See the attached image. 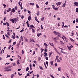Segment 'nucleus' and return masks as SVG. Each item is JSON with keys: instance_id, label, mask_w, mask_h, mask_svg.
Masks as SVG:
<instances>
[{"instance_id": "1", "label": "nucleus", "mask_w": 78, "mask_h": 78, "mask_svg": "<svg viewBox=\"0 0 78 78\" xmlns=\"http://www.w3.org/2000/svg\"><path fill=\"white\" fill-rule=\"evenodd\" d=\"M53 33L54 34H55V35H57L59 37H61V34L59 32H57L55 31H54Z\"/></svg>"}, {"instance_id": "2", "label": "nucleus", "mask_w": 78, "mask_h": 78, "mask_svg": "<svg viewBox=\"0 0 78 78\" xmlns=\"http://www.w3.org/2000/svg\"><path fill=\"white\" fill-rule=\"evenodd\" d=\"M61 2H58V3H56V5H57V6H59V5H61Z\"/></svg>"}, {"instance_id": "3", "label": "nucleus", "mask_w": 78, "mask_h": 78, "mask_svg": "<svg viewBox=\"0 0 78 78\" xmlns=\"http://www.w3.org/2000/svg\"><path fill=\"white\" fill-rule=\"evenodd\" d=\"M74 3L75 5H74V6H78V2H75Z\"/></svg>"}, {"instance_id": "4", "label": "nucleus", "mask_w": 78, "mask_h": 78, "mask_svg": "<svg viewBox=\"0 0 78 78\" xmlns=\"http://www.w3.org/2000/svg\"><path fill=\"white\" fill-rule=\"evenodd\" d=\"M11 66L6 67L4 69L5 70H8V69L9 68H11Z\"/></svg>"}, {"instance_id": "5", "label": "nucleus", "mask_w": 78, "mask_h": 78, "mask_svg": "<svg viewBox=\"0 0 78 78\" xmlns=\"http://www.w3.org/2000/svg\"><path fill=\"white\" fill-rule=\"evenodd\" d=\"M49 44L51 45V46H52V47H55V46L54 45V44H53V43H49Z\"/></svg>"}, {"instance_id": "6", "label": "nucleus", "mask_w": 78, "mask_h": 78, "mask_svg": "<svg viewBox=\"0 0 78 78\" xmlns=\"http://www.w3.org/2000/svg\"><path fill=\"white\" fill-rule=\"evenodd\" d=\"M11 11L12 12H13V13H14V12H15L16 11V10H15L13 8L12 9V11Z\"/></svg>"}, {"instance_id": "7", "label": "nucleus", "mask_w": 78, "mask_h": 78, "mask_svg": "<svg viewBox=\"0 0 78 78\" xmlns=\"http://www.w3.org/2000/svg\"><path fill=\"white\" fill-rule=\"evenodd\" d=\"M5 71H7V72H10V71H11V69H7L5 70Z\"/></svg>"}, {"instance_id": "8", "label": "nucleus", "mask_w": 78, "mask_h": 78, "mask_svg": "<svg viewBox=\"0 0 78 78\" xmlns=\"http://www.w3.org/2000/svg\"><path fill=\"white\" fill-rule=\"evenodd\" d=\"M14 20L15 22V23H16V22L18 21V19L17 18H15L14 19Z\"/></svg>"}, {"instance_id": "9", "label": "nucleus", "mask_w": 78, "mask_h": 78, "mask_svg": "<svg viewBox=\"0 0 78 78\" xmlns=\"http://www.w3.org/2000/svg\"><path fill=\"white\" fill-rule=\"evenodd\" d=\"M28 19L29 21H30L31 20V17L30 16H29L28 18Z\"/></svg>"}, {"instance_id": "10", "label": "nucleus", "mask_w": 78, "mask_h": 78, "mask_svg": "<svg viewBox=\"0 0 78 78\" xmlns=\"http://www.w3.org/2000/svg\"><path fill=\"white\" fill-rule=\"evenodd\" d=\"M44 45L45 46V47L46 48H47V47H48V45H47V44H46V43H44Z\"/></svg>"}, {"instance_id": "11", "label": "nucleus", "mask_w": 78, "mask_h": 78, "mask_svg": "<svg viewBox=\"0 0 78 78\" xmlns=\"http://www.w3.org/2000/svg\"><path fill=\"white\" fill-rule=\"evenodd\" d=\"M10 21H11L12 23H14V20H13V19H10Z\"/></svg>"}, {"instance_id": "12", "label": "nucleus", "mask_w": 78, "mask_h": 78, "mask_svg": "<svg viewBox=\"0 0 78 78\" xmlns=\"http://www.w3.org/2000/svg\"><path fill=\"white\" fill-rule=\"evenodd\" d=\"M44 56H45V57H46V56H47V52H44Z\"/></svg>"}, {"instance_id": "13", "label": "nucleus", "mask_w": 78, "mask_h": 78, "mask_svg": "<svg viewBox=\"0 0 78 78\" xmlns=\"http://www.w3.org/2000/svg\"><path fill=\"white\" fill-rule=\"evenodd\" d=\"M58 71L61 72V67H58Z\"/></svg>"}, {"instance_id": "14", "label": "nucleus", "mask_w": 78, "mask_h": 78, "mask_svg": "<svg viewBox=\"0 0 78 78\" xmlns=\"http://www.w3.org/2000/svg\"><path fill=\"white\" fill-rule=\"evenodd\" d=\"M31 41H32L33 42H35V41H34V40L33 39H30V42H31Z\"/></svg>"}, {"instance_id": "15", "label": "nucleus", "mask_w": 78, "mask_h": 78, "mask_svg": "<svg viewBox=\"0 0 78 78\" xmlns=\"http://www.w3.org/2000/svg\"><path fill=\"white\" fill-rule=\"evenodd\" d=\"M60 42L62 45H64V42L63 41H60Z\"/></svg>"}, {"instance_id": "16", "label": "nucleus", "mask_w": 78, "mask_h": 78, "mask_svg": "<svg viewBox=\"0 0 78 78\" xmlns=\"http://www.w3.org/2000/svg\"><path fill=\"white\" fill-rule=\"evenodd\" d=\"M40 35H42V34H41V33H40V34H37V36H38V37H39L40 36Z\"/></svg>"}, {"instance_id": "17", "label": "nucleus", "mask_w": 78, "mask_h": 78, "mask_svg": "<svg viewBox=\"0 0 78 78\" xmlns=\"http://www.w3.org/2000/svg\"><path fill=\"white\" fill-rule=\"evenodd\" d=\"M69 39H70V41H71L72 42H74V41L72 38H69Z\"/></svg>"}, {"instance_id": "18", "label": "nucleus", "mask_w": 78, "mask_h": 78, "mask_svg": "<svg viewBox=\"0 0 78 78\" xmlns=\"http://www.w3.org/2000/svg\"><path fill=\"white\" fill-rule=\"evenodd\" d=\"M67 48H68V50H71V48H70V47H69V46H67Z\"/></svg>"}, {"instance_id": "19", "label": "nucleus", "mask_w": 78, "mask_h": 78, "mask_svg": "<svg viewBox=\"0 0 78 78\" xmlns=\"http://www.w3.org/2000/svg\"><path fill=\"white\" fill-rule=\"evenodd\" d=\"M30 5H32V6H34V3H30Z\"/></svg>"}, {"instance_id": "20", "label": "nucleus", "mask_w": 78, "mask_h": 78, "mask_svg": "<svg viewBox=\"0 0 78 78\" xmlns=\"http://www.w3.org/2000/svg\"><path fill=\"white\" fill-rule=\"evenodd\" d=\"M50 64L52 66H53V61H51L50 62Z\"/></svg>"}, {"instance_id": "21", "label": "nucleus", "mask_w": 78, "mask_h": 78, "mask_svg": "<svg viewBox=\"0 0 78 78\" xmlns=\"http://www.w3.org/2000/svg\"><path fill=\"white\" fill-rule=\"evenodd\" d=\"M35 20L36 21L38 22V23H40V22H39V21H38V20H37V19H35Z\"/></svg>"}, {"instance_id": "22", "label": "nucleus", "mask_w": 78, "mask_h": 78, "mask_svg": "<svg viewBox=\"0 0 78 78\" xmlns=\"http://www.w3.org/2000/svg\"><path fill=\"white\" fill-rule=\"evenodd\" d=\"M62 28H64V22H62Z\"/></svg>"}, {"instance_id": "23", "label": "nucleus", "mask_w": 78, "mask_h": 78, "mask_svg": "<svg viewBox=\"0 0 78 78\" xmlns=\"http://www.w3.org/2000/svg\"><path fill=\"white\" fill-rule=\"evenodd\" d=\"M76 12L77 13L78 12V8H76Z\"/></svg>"}, {"instance_id": "24", "label": "nucleus", "mask_w": 78, "mask_h": 78, "mask_svg": "<svg viewBox=\"0 0 78 78\" xmlns=\"http://www.w3.org/2000/svg\"><path fill=\"white\" fill-rule=\"evenodd\" d=\"M62 6L63 8H64V7H65V6H66V4H65V3H64L63 4Z\"/></svg>"}, {"instance_id": "25", "label": "nucleus", "mask_w": 78, "mask_h": 78, "mask_svg": "<svg viewBox=\"0 0 78 78\" xmlns=\"http://www.w3.org/2000/svg\"><path fill=\"white\" fill-rule=\"evenodd\" d=\"M14 76V74H12L11 76V78H13V77Z\"/></svg>"}, {"instance_id": "26", "label": "nucleus", "mask_w": 78, "mask_h": 78, "mask_svg": "<svg viewBox=\"0 0 78 78\" xmlns=\"http://www.w3.org/2000/svg\"><path fill=\"white\" fill-rule=\"evenodd\" d=\"M30 27H32V28H35V27H34L33 25H30Z\"/></svg>"}, {"instance_id": "27", "label": "nucleus", "mask_w": 78, "mask_h": 78, "mask_svg": "<svg viewBox=\"0 0 78 78\" xmlns=\"http://www.w3.org/2000/svg\"><path fill=\"white\" fill-rule=\"evenodd\" d=\"M41 59V57H39L38 58V60L39 61H40Z\"/></svg>"}, {"instance_id": "28", "label": "nucleus", "mask_w": 78, "mask_h": 78, "mask_svg": "<svg viewBox=\"0 0 78 78\" xmlns=\"http://www.w3.org/2000/svg\"><path fill=\"white\" fill-rule=\"evenodd\" d=\"M32 33H35V31L33 29H32Z\"/></svg>"}, {"instance_id": "29", "label": "nucleus", "mask_w": 78, "mask_h": 78, "mask_svg": "<svg viewBox=\"0 0 78 78\" xmlns=\"http://www.w3.org/2000/svg\"><path fill=\"white\" fill-rule=\"evenodd\" d=\"M12 38H13V39H16V37H13V35H12Z\"/></svg>"}, {"instance_id": "30", "label": "nucleus", "mask_w": 78, "mask_h": 78, "mask_svg": "<svg viewBox=\"0 0 78 78\" xmlns=\"http://www.w3.org/2000/svg\"><path fill=\"white\" fill-rule=\"evenodd\" d=\"M57 62H61V61L59 59H57Z\"/></svg>"}, {"instance_id": "31", "label": "nucleus", "mask_w": 78, "mask_h": 78, "mask_svg": "<svg viewBox=\"0 0 78 78\" xmlns=\"http://www.w3.org/2000/svg\"><path fill=\"white\" fill-rule=\"evenodd\" d=\"M44 20V17H42L41 19V21H43V20Z\"/></svg>"}, {"instance_id": "32", "label": "nucleus", "mask_w": 78, "mask_h": 78, "mask_svg": "<svg viewBox=\"0 0 78 78\" xmlns=\"http://www.w3.org/2000/svg\"><path fill=\"white\" fill-rule=\"evenodd\" d=\"M28 70H29V68H28V67H27L26 70V72H27Z\"/></svg>"}, {"instance_id": "33", "label": "nucleus", "mask_w": 78, "mask_h": 78, "mask_svg": "<svg viewBox=\"0 0 78 78\" xmlns=\"http://www.w3.org/2000/svg\"><path fill=\"white\" fill-rule=\"evenodd\" d=\"M3 36V39H5V35H2Z\"/></svg>"}, {"instance_id": "34", "label": "nucleus", "mask_w": 78, "mask_h": 78, "mask_svg": "<svg viewBox=\"0 0 78 78\" xmlns=\"http://www.w3.org/2000/svg\"><path fill=\"white\" fill-rule=\"evenodd\" d=\"M57 52L58 54V55H61V54L59 53L58 51H57Z\"/></svg>"}, {"instance_id": "35", "label": "nucleus", "mask_w": 78, "mask_h": 78, "mask_svg": "<svg viewBox=\"0 0 78 78\" xmlns=\"http://www.w3.org/2000/svg\"><path fill=\"white\" fill-rule=\"evenodd\" d=\"M57 52L58 54V55H61V54L59 53L58 51H57Z\"/></svg>"}, {"instance_id": "36", "label": "nucleus", "mask_w": 78, "mask_h": 78, "mask_svg": "<svg viewBox=\"0 0 78 78\" xmlns=\"http://www.w3.org/2000/svg\"><path fill=\"white\" fill-rule=\"evenodd\" d=\"M3 6L4 8H6V5L5 4H3Z\"/></svg>"}, {"instance_id": "37", "label": "nucleus", "mask_w": 78, "mask_h": 78, "mask_svg": "<svg viewBox=\"0 0 78 78\" xmlns=\"http://www.w3.org/2000/svg\"><path fill=\"white\" fill-rule=\"evenodd\" d=\"M73 33V31H72V33L71 34H72V35H71V36H73L74 34Z\"/></svg>"}, {"instance_id": "38", "label": "nucleus", "mask_w": 78, "mask_h": 78, "mask_svg": "<svg viewBox=\"0 0 78 78\" xmlns=\"http://www.w3.org/2000/svg\"><path fill=\"white\" fill-rule=\"evenodd\" d=\"M36 6L37 8L39 9V5L37 4H36Z\"/></svg>"}, {"instance_id": "39", "label": "nucleus", "mask_w": 78, "mask_h": 78, "mask_svg": "<svg viewBox=\"0 0 78 78\" xmlns=\"http://www.w3.org/2000/svg\"><path fill=\"white\" fill-rule=\"evenodd\" d=\"M38 28L37 29V31H39V30H40V27H38Z\"/></svg>"}, {"instance_id": "40", "label": "nucleus", "mask_w": 78, "mask_h": 78, "mask_svg": "<svg viewBox=\"0 0 78 78\" xmlns=\"http://www.w3.org/2000/svg\"><path fill=\"white\" fill-rule=\"evenodd\" d=\"M15 10H17V6H15Z\"/></svg>"}, {"instance_id": "41", "label": "nucleus", "mask_w": 78, "mask_h": 78, "mask_svg": "<svg viewBox=\"0 0 78 78\" xmlns=\"http://www.w3.org/2000/svg\"><path fill=\"white\" fill-rule=\"evenodd\" d=\"M53 9H55V10H56V11H57V10H58V8H53Z\"/></svg>"}, {"instance_id": "42", "label": "nucleus", "mask_w": 78, "mask_h": 78, "mask_svg": "<svg viewBox=\"0 0 78 78\" xmlns=\"http://www.w3.org/2000/svg\"><path fill=\"white\" fill-rule=\"evenodd\" d=\"M63 37L64 38L65 40L67 39V38H66V37L65 36L63 35Z\"/></svg>"}, {"instance_id": "43", "label": "nucleus", "mask_w": 78, "mask_h": 78, "mask_svg": "<svg viewBox=\"0 0 78 78\" xmlns=\"http://www.w3.org/2000/svg\"><path fill=\"white\" fill-rule=\"evenodd\" d=\"M37 16H39V12H38L37 13Z\"/></svg>"}, {"instance_id": "44", "label": "nucleus", "mask_w": 78, "mask_h": 78, "mask_svg": "<svg viewBox=\"0 0 78 78\" xmlns=\"http://www.w3.org/2000/svg\"><path fill=\"white\" fill-rule=\"evenodd\" d=\"M22 55H23V54H24V51H23V50H22Z\"/></svg>"}, {"instance_id": "45", "label": "nucleus", "mask_w": 78, "mask_h": 78, "mask_svg": "<svg viewBox=\"0 0 78 78\" xmlns=\"http://www.w3.org/2000/svg\"><path fill=\"white\" fill-rule=\"evenodd\" d=\"M0 54H1V55H2V51L1 49H0Z\"/></svg>"}, {"instance_id": "46", "label": "nucleus", "mask_w": 78, "mask_h": 78, "mask_svg": "<svg viewBox=\"0 0 78 78\" xmlns=\"http://www.w3.org/2000/svg\"><path fill=\"white\" fill-rule=\"evenodd\" d=\"M6 24L7 25V27H9V23H8L6 22Z\"/></svg>"}, {"instance_id": "47", "label": "nucleus", "mask_w": 78, "mask_h": 78, "mask_svg": "<svg viewBox=\"0 0 78 78\" xmlns=\"http://www.w3.org/2000/svg\"><path fill=\"white\" fill-rule=\"evenodd\" d=\"M54 48V50H55V51H56V52H57V51H58L57 49H56V48Z\"/></svg>"}, {"instance_id": "48", "label": "nucleus", "mask_w": 78, "mask_h": 78, "mask_svg": "<svg viewBox=\"0 0 78 78\" xmlns=\"http://www.w3.org/2000/svg\"><path fill=\"white\" fill-rule=\"evenodd\" d=\"M41 30H43V27H42V25H41Z\"/></svg>"}, {"instance_id": "49", "label": "nucleus", "mask_w": 78, "mask_h": 78, "mask_svg": "<svg viewBox=\"0 0 78 78\" xmlns=\"http://www.w3.org/2000/svg\"><path fill=\"white\" fill-rule=\"evenodd\" d=\"M7 34L9 36H10V34H9V32H8L7 33Z\"/></svg>"}, {"instance_id": "50", "label": "nucleus", "mask_w": 78, "mask_h": 78, "mask_svg": "<svg viewBox=\"0 0 78 78\" xmlns=\"http://www.w3.org/2000/svg\"><path fill=\"white\" fill-rule=\"evenodd\" d=\"M40 69H41V70H43V68L42 66H40Z\"/></svg>"}, {"instance_id": "51", "label": "nucleus", "mask_w": 78, "mask_h": 78, "mask_svg": "<svg viewBox=\"0 0 78 78\" xmlns=\"http://www.w3.org/2000/svg\"><path fill=\"white\" fill-rule=\"evenodd\" d=\"M36 46H37V47H40V45H39V44H36Z\"/></svg>"}, {"instance_id": "52", "label": "nucleus", "mask_w": 78, "mask_h": 78, "mask_svg": "<svg viewBox=\"0 0 78 78\" xmlns=\"http://www.w3.org/2000/svg\"><path fill=\"white\" fill-rule=\"evenodd\" d=\"M18 75H19L20 76H21V75H22V74H20V73H19V72H18Z\"/></svg>"}, {"instance_id": "53", "label": "nucleus", "mask_w": 78, "mask_h": 78, "mask_svg": "<svg viewBox=\"0 0 78 78\" xmlns=\"http://www.w3.org/2000/svg\"><path fill=\"white\" fill-rule=\"evenodd\" d=\"M16 44V42H13V45H15V44Z\"/></svg>"}, {"instance_id": "54", "label": "nucleus", "mask_w": 78, "mask_h": 78, "mask_svg": "<svg viewBox=\"0 0 78 78\" xmlns=\"http://www.w3.org/2000/svg\"><path fill=\"white\" fill-rule=\"evenodd\" d=\"M19 5V6H22V3H21V4H18Z\"/></svg>"}, {"instance_id": "55", "label": "nucleus", "mask_w": 78, "mask_h": 78, "mask_svg": "<svg viewBox=\"0 0 78 78\" xmlns=\"http://www.w3.org/2000/svg\"><path fill=\"white\" fill-rule=\"evenodd\" d=\"M51 76L52 78H55V77H54V76H53V75H51Z\"/></svg>"}, {"instance_id": "56", "label": "nucleus", "mask_w": 78, "mask_h": 78, "mask_svg": "<svg viewBox=\"0 0 78 78\" xmlns=\"http://www.w3.org/2000/svg\"><path fill=\"white\" fill-rule=\"evenodd\" d=\"M25 40L26 41V42H28V39L27 38H25Z\"/></svg>"}, {"instance_id": "57", "label": "nucleus", "mask_w": 78, "mask_h": 78, "mask_svg": "<svg viewBox=\"0 0 78 78\" xmlns=\"http://www.w3.org/2000/svg\"><path fill=\"white\" fill-rule=\"evenodd\" d=\"M23 29H24V28H23L22 29V30H20V32H21V33H22V31H23Z\"/></svg>"}, {"instance_id": "58", "label": "nucleus", "mask_w": 78, "mask_h": 78, "mask_svg": "<svg viewBox=\"0 0 78 78\" xmlns=\"http://www.w3.org/2000/svg\"><path fill=\"white\" fill-rule=\"evenodd\" d=\"M5 36L7 37H8V38H9V36L7 35V34H5Z\"/></svg>"}, {"instance_id": "59", "label": "nucleus", "mask_w": 78, "mask_h": 78, "mask_svg": "<svg viewBox=\"0 0 78 78\" xmlns=\"http://www.w3.org/2000/svg\"><path fill=\"white\" fill-rule=\"evenodd\" d=\"M11 45H9V46L8 47V49H10L11 48Z\"/></svg>"}, {"instance_id": "60", "label": "nucleus", "mask_w": 78, "mask_h": 78, "mask_svg": "<svg viewBox=\"0 0 78 78\" xmlns=\"http://www.w3.org/2000/svg\"><path fill=\"white\" fill-rule=\"evenodd\" d=\"M34 63H35V64H36L37 63V62H36V61L34 60Z\"/></svg>"}, {"instance_id": "61", "label": "nucleus", "mask_w": 78, "mask_h": 78, "mask_svg": "<svg viewBox=\"0 0 78 78\" xmlns=\"http://www.w3.org/2000/svg\"><path fill=\"white\" fill-rule=\"evenodd\" d=\"M48 4V2L45 3V5H47Z\"/></svg>"}, {"instance_id": "62", "label": "nucleus", "mask_w": 78, "mask_h": 78, "mask_svg": "<svg viewBox=\"0 0 78 78\" xmlns=\"http://www.w3.org/2000/svg\"><path fill=\"white\" fill-rule=\"evenodd\" d=\"M7 57H6V58H9L10 56V55H7Z\"/></svg>"}, {"instance_id": "63", "label": "nucleus", "mask_w": 78, "mask_h": 78, "mask_svg": "<svg viewBox=\"0 0 78 78\" xmlns=\"http://www.w3.org/2000/svg\"><path fill=\"white\" fill-rule=\"evenodd\" d=\"M76 22H77V23H78V19H76Z\"/></svg>"}, {"instance_id": "64", "label": "nucleus", "mask_w": 78, "mask_h": 78, "mask_svg": "<svg viewBox=\"0 0 78 78\" xmlns=\"http://www.w3.org/2000/svg\"><path fill=\"white\" fill-rule=\"evenodd\" d=\"M18 61L17 62V64H19V60H18Z\"/></svg>"}]
</instances>
